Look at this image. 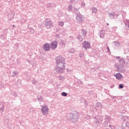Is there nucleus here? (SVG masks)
I'll use <instances>...</instances> for the list:
<instances>
[{"instance_id": "obj_1", "label": "nucleus", "mask_w": 129, "mask_h": 129, "mask_svg": "<svg viewBox=\"0 0 129 129\" xmlns=\"http://www.w3.org/2000/svg\"><path fill=\"white\" fill-rule=\"evenodd\" d=\"M79 118L78 112L76 111H74L71 116H68V120L72 121V122H76L77 120Z\"/></svg>"}, {"instance_id": "obj_2", "label": "nucleus", "mask_w": 129, "mask_h": 129, "mask_svg": "<svg viewBox=\"0 0 129 129\" xmlns=\"http://www.w3.org/2000/svg\"><path fill=\"white\" fill-rule=\"evenodd\" d=\"M53 71L55 74L63 73L64 71H65V65L62 66L57 64V66L55 67Z\"/></svg>"}, {"instance_id": "obj_3", "label": "nucleus", "mask_w": 129, "mask_h": 129, "mask_svg": "<svg viewBox=\"0 0 129 129\" xmlns=\"http://www.w3.org/2000/svg\"><path fill=\"white\" fill-rule=\"evenodd\" d=\"M65 58H63V57L61 56H57L55 58V62L56 64L57 65H64L65 63H64V62L65 61Z\"/></svg>"}, {"instance_id": "obj_4", "label": "nucleus", "mask_w": 129, "mask_h": 129, "mask_svg": "<svg viewBox=\"0 0 129 129\" xmlns=\"http://www.w3.org/2000/svg\"><path fill=\"white\" fill-rule=\"evenodd\" d=\"M76 21L78 22L79 24H81V23H83L85 20V18L83 15H82L81 14H80V12H79L78 14H76Z\"/></svg>"}, {"instance_id": "obj_5", "label": "nucleus", "mask_w": 129, "mask_h": 129, "mask_svg": "<svg viewBox=\"0 0 129 129\" xmlns=\"http://www.w3.org/2000/svg\"><path fill=\"white\" fill-rule=\"evenodd\" d=\"M52 21L49 19H45V27L47 29H51V28H53V24Z\"/></svg>"}, {"instance_id": "obj_6", "label": "nucleus", "mask_w": 129, "mask_h": 129, "mask_svg": "<svg viewBox=\"0 0 129 129\" xmlns=\"http://www.w3.org/2000/svg\"><path fill=\"white\" fill-rule=\"evenodd\" d=\"M41 111L43 115H48V113L49 112V108H48V106H42L41 107Z\"/></svg>"}, {"instance_id": "obj_7", "label": "nucleus", "mask_w": 129, "mask_h": 129, "mask_svg": "<svg viewBox=\"0 0 129 129\" xmlns=\"http://www.w3.org/2000/svg\"><path fill=\"white\" fill-rule=\"evenodd\" d=\"M90 43L87 41H84L83 43V48H85L86 50L87 49H90L91 48Z\"/></svg>"}, {"instance_id": "obj_8", "label": "nucleus", "mask_w": 129, "mask_h": 129, "mask_svg": "<svg viewBox=\"0 0 129 129\" xmlns=\"http://www.w3.org/2000/svg\"><path fill=\"white\" fill-rule=\"evenodd\" d=\"M110 119H111V117L110 116L106 115L105 116V121L103 124V126L107 125V124L109 122V120H110Z\"/></svg>"}, {"instance_id": "obj_9", "label": "nucleus", "mask_w": 129, "mask_h": 129, "mask_svg": "<svg viewBox=\"0 0 129 129\" xmlns=\"http://www.w3.org/2000/svg\"><path fill=\"white\" fill-rule=\"evenodd\" d=\"M58 46L57 41L54 40L51 43V48L52 50H55Z\"/></svg>"}, {"instance_id": "obj_10", "label": "nucleus", "mask_w": 129, "mask_h": 129, "mask_svg": "<svg viewBox=\"0 0 129 129\" xmlns=\"http://www.w3.org/2000/svg\"><path fill=\"white\" fill-rule=\"evenodd\" d=\"M43 50H44V51H49L50 49H51V47H50V44H49V43H45L43 47H42Z\"/></svg>"}, {"instance_id": "obj_11", "label": "nucleus", "mask_w": 129, "mask_h": 129, "mask_svg": "<svg viewBox=\"0 0 129 129\" xmlns=\"http://www.w3.org/2000/svg\"><path fill=\"white\" fill-rule=\"evenodd\" d=\"M119 62L120 63V65H126L127 64L128 62L126 61V59H124L123 58H121L120 60H119Z\"/></svg>"}, {"instance_id": "obj_12", "label": "nucleus", "mask_w": 129, "mask_h": 129, "mask_svg": "<svg viewBox=\"0 0 129 129\" xmlns=\"http://www.w3.org/2000/svg\"><path fill=\"white\" fill-rule=\"evenodd\" d=\"M81 32H82V36H83L84 38H85V37L87 36V29L82 28Z\"/></svg>"}, {"instance_id": "obj_13", "label": "nucleus", "mask_w": 129, "mask_h": 129, "mask_svg": "<svg viewBox=\"0 0 129 129\" xmlns=\"http://www.w3.org/2000/svg\"><path fill=\"white\" fill-rule=\"evenodd\" d=\"M117 69L118 71H119L120 72H123L124 71V69H123V65L122 64H119Z\"/></svg>"}, {"instance_id": "obj_14", "label": "nucleus", "mask_w": 129, "mask_h": 129, "mask_svg": "<svg viewBox=\"0 0 129 129\" xmlns=\"http://www.w3.org/2000/svg\"><path fill=\"white\" fill-rule=\"evenodd\" d=\"M123 23L125 25V27H126L127 30H128L129 31V20L128 19H126L124 21H123Z\"/></svg>"}, {"instance_id": "obj_15", "label": "nucleus", "mask_w": 129, "mask_h": 129, "mask_svg": "<svg viewBox=\"0 0 129 129\" xmlns=\"http://www.w3.org/2000/svg\"><path fill=\"white\" fill-rule=\"evenodd\" d=\"M115 77H116V79H117L119 80V79H121V78L122 77V75L119 73L116 74L115 75H114Z\"/></svg>"}, {"instance_id": "obj_16", "label": "nucleus", "mask_w": 129, "mask_h": 129, "mask_svg": "<svg viewBox=\"0 0 129 129\" xmlns=\"http://www.w3.org/2000/svg\"><path fill=\"white\" fill-rule=\"evenodd\" d=\"M104 35H105V32L104 30H100V37L101 39H103L104 38Z\"/></svg>"}, {"instance_id": "obj_17", "label": "nucleus", "mask_w": 129, "mask_h": 129, "mask_svg": "<svg viewBox=\"0 0 129 129\" xmlns=\"http://www.w3.org/2000/svg\"><path fill=\"white\" fill-rule=\"evenodd\" d=\"M37 99L38 101H39V103H41L42 101H43V100H44L42 96H37Z\"/></svg>"}, {"instance_id": "obj_18", "label": "nucleus", "mask_w": 129, "mask_h": 129, "mask_svg": "<svg viewBox=\"0 0 129 129\" xmlns=\"http://www.w3.org/2000/svg\"><path fill=\"white\" fill-rule=\"evenodd\" d=\"M77 39H78L80 42H82V41H83V37L81 35L78 36Z\"/></svg>"}, {"instance_id": "obj_19", "label": "nucleus", "mask_w": 129, "mask_h": 129, "mask_svg": "<svg viewBox=\"0 0 129 129\" xmlns=\"http://www.w3.org/2000/svg\"><path fill=\"white\" fill-rule=\"evenodd\" d=\"M91 10L92 13H96L97 12V8H95V7H92L91 8Z\"/></svg>"}, {"instance_id": "obj_20", "label": "nucleus", "mask_w": 129, "mask_h": 129, "mask_svg": "<svg viewBox=\"0 0 129 129\" xmlns=\"http://www.w3.org/2000/svg\"><path fill=\"white\" fill-rule=\"evenodd\" d=\"M113 43L116 47H118V46L120 45V43L118 41H113Z\"/></svg>"}, {"instance_id": "obj_21", "label": "nucleus", "mask_w": 129, "mask_h": 129, "mask_svg": "<svg viewBox=\"0 0 129 129\" xmlns=\"http://www.w3.org/2000/svg\"><path fill=\"white\" fill-rule=\"evenodd\" d=\"M108 14L109 18H110L111 19H113V17H114L115 16L114 12H113V13H108Z\"/></svg>"}, {"instance_id": "obj_22", "label": "nucleus", "mask_w": 129, "mask_h": 129, "mask_svg": "<svg viewBox=\"0 0 129 129\" xmlns=\"http://www.w3.org/2000/svg\"><path fill=\"white\" fill-rule=\"evenodd\" d=\"M75 49L73 48H71L69 49V53H71L72 54H73L74 53H75Z\"/></svg>"}, {"instance_id": "obj_23", "label": "nucleus", "mask_w": 129, "mask_h": 129, "mask_svg": "<svg viewBox=\"0 0 129 129\" xmlns=\"http://www.w3.org/2000/svg\"><path fill=\"white\" fill-rule=\"evenodd\" d=\"M95 106L96 107H102V105H101V103L100 102H97L95 104Z\"/></svg>"}, {"instance_id": "obj_24", "label": "nucleus", "mask_w": 129, "mask_h": 129, "mask_svg": "<svg viewBox=\"0 0 129 129\" xmlns=\"http://www.w3.org/2000/svg\"><path fill=\"white\" fill-rule=\"evenodd\" d=\"M72 9H73V7H72V5H70L68 7V12H71V11H72Z\"/></svg>"}, {"instance_id": "obj_25", "label": "nucleus", "mask_w": 129, "mask_h": 129, "mask_svg": "<svg viewBox=\"0 0 129 129\" xmlns=\"http://www.w3.org/2000/svg\"><path fill=\"white\" fill-rule=\"evenodd\" d=\"M103 121V118H102V117L100 118V119L99 120L96 121V123H101Z\"/></svg>"}, {"instance_id": "obj_26", "label": "nucleus", "mask_w": 129, "mask_h": 129, "mask_svg": "<svg viewBox=\"0 0 129 129\" xmlns=\"http://www.w3.org/2000/svg\"><path fill=\"white\" fill-rule=\"evenodd\" d=\"M8 19L10 21H12L14 19V16H12V14H9Z\"/></svg>"}, {"instance_id": "obj_27", "label": "nucleus", "mask_w": 129, "mask_h": 129, "mask_svg": "<svg viewBox=\"0 0 129 129\" xmlns=\"http://www.w3.org/2000/svg\"><path fill=\"white\" fill-rule=\"evenodd\" d=\"M84 56V52H83V51H82L80 53V55H79V57L80 58H83Z\"/></svg>"}, {"instance_id": "obj_28", "label": "nucleus", "mask_w": 129, "mask_h": 129, "mask_svg": "<svg viewBox=\"0 0 129 129\" xmlns=\"http://www.w3.org/2000/svg\"><path fill=\"white\" fill-rule=\"evenodd\" d=\"M102 117V116L100 115H97V116H95V118L97 119V120H99L100 119V118H101Z\"/></svg>"}, {"instance_id": "obj_29", "label": "nucleus", "mask_w": 129, "mask_h": 129, "mask_svg": "<svg viewBox=\"0 0 129 129\" xmlns=\"http://www.w3.org/2000/svg\"><path fill=\"white\" fill-rule=\"evenodd\" d=\"M58 25L60 26V27H63L64 26V22L62 21L58 22Z\"/></svg>"}, {"instance_id": "obj_30", "label": "nucleus", "mask_w": 129, "mask_h": 129, "mask_svg": "<svg viewBox=\"0 0 129 129\" xmlns=\"http://www.w3.org/2000/svg\"><path fill=\"white\" fill-rule=\"evenodd\" d=\"M123 87H124V86H123V84H120L119 85L118 88H120V89H122V88H123Z\"/></svg>"}, {"instance_id": "obj_31", "label": "nucleus", "mask_w": 129, "mask_h": 129, "mask_svg": "<svg viewBox=\"0 0 129 129\" xmlns=\"http://www.w3.org/2000/svg\"><path fill=\"white\" fill-rule=\"evenodd\" d=\"M68 95V94H67V93L65 92H63L61 93V95L62 96H67V95Z\"/></svg>"}, {"instance_id": "obj_32", "label": "nucleus", "mask_w": 129, "mask_h": 129, "mask_svg": "<svg viewBox=\"0 0 129 129\" xmlns=\"http://www.w3.org/2000/svg\"><path fill=\"white\" fill-rule=\"evenodd\" d=\"M78 83H79V84H80V85H83V82L82 81H81V80H80L78 81Z\"/></svg>"}, {"instance_id": "obj_33", "label": "nucleus", "mask_w": 129, "mask_h": 129, "mask_svg": "<svg viewBox=\"0 0 129 129\" xmlns=\"http://www.w3.org/2000/svg\"><path fill=\"white\" fill-rule=\"evenodd\" d=\"M125 126L129 128V121H127L125 122Z\"/></svg>"}, {"instance_id": "obj_34", "label": "nucleus", "mask_w": 129, "mask_h": 129, "mask_svg": "<svg viewBox=\"0 0 129 129\" xmlns=\"http://www.w3.org/2000/svg\"><path fill=\"white\" fill-rule=\"evenodd\" d=\"M59 79L60 80L63 81V80H64V77H62V76H60L59 77Z\"/></svg>"}, {"instance_id": "obj_35", "label": "nucleus", "mask_w": 129, "mask_h": 129, "mask_svg": "<svg viewBox=\"0 0 129 129\" xmlns=\"http://www.w3.org/2000/svg\"><path fill=\"white\" fill-rule=\"evenodd\" d=\"M2 111L5 110V105H3V106L1 108Z\"/></svg>"}, {"instance_id": "obj_36", "label": "nucleus", "mask_w": 129, "mask_h": 129, "mask_svg": "<svg viewBox=\"0 0 129 129\" xmlns=\"http://www.w3.org/2000/svg\"><path fill=\"white\" fill-rule=\"evenodd\" d=\"M55 37H57V38H58V39H59L60 38V35L58 34H57V33L55 34Z\"/></svg>"}, {"instance_id": "obj_37", "label": "nucleus", "mask_w": 129, "mask_h": 129, "mask_svg": "<svg viewBox=\"0 0 129 129\" xmlns=\"http://www.w3.org/2000/svg\"><path fill=\"white\" fill-rule=\"evenodd\" d=\"M107 50L108 51V53H110V50L109 49V47L107 46Z\"/></svg>"}, {"instance_id": "obj_38", "label": "nucleus", "mask_w": 129, "mask_h": 129, "mask_svg": "<svg viewBox=\"0 0 129 129\" xmlns=\"http://www.w3.org/2000/svg\"><path fill=\"white\" fill-rule=\"evenodd\" d=\"M117 17H118V15H115L113 16L114 19H117Z\"/></svg>"}, {"instance_id": "obj_39", "label": "nucleus", "mask_w": 129, "mask_h": 129, "mask_svg": "<svg viewBox=\"0 0 129 129\" xmlns=\"http://www.w3.org/2000/svg\"><path fill=\"white\" fill-rule=\"evenodd\" d=\"M50 7H52V5L48 4V5L47 6V8H48V9H49V8H50Z\"/></svg>"}, {"instance_id": "obj_40", "label": "nucleus", "mask_w": 129, "mask_h": 129, "mask_svg": "<svg viewBox=\"0 0 129 129\" xmlns=\"http://www.w3.org/2000/svg\"><path fill=\"white\" fill-rule=\"evenodd\" d=\"M60 44H61V45L62 46L64 45V41H63V40H61L60 41Z\"/></svg>"}, {"instance_id": "obj_41", "label": "nucleus", "mask_w": 129, "mask_h": 129, "mask_svg": "<svg viewBox=\"0 0 129 129\" xmlns=\"http://www.w3.org/2000/svg\"><path fill=\"white\" fill-rule=\"evenodd\" d=\"M13 74H14V75L16 76L17 74H18V72L15 71V72H13Z\"/></svg>"}, {"instance_id": "obj_42", "label": "nucleus", "mask_w": 129, "mask_h": 129, "mask_svg": "<svg viewBox=\"0 0 129 129\" xmlns=\"http://www.w3.org/2000/svg\"><path fill=\"white\" fill-rule=\"evenodd\" d=\"M33 83L34 84H36V83H37V81H36L35 79H33Z\"/></svg>"}, {"instance_id": "obj_43", "label": "nucleus", "mask_w": 129, "mask_h": 129, "mask_svg": "<svg viewBox=\"0 0 129 129\" xmlns=\"http://www.w3.org/2000/svg\"><path fill=\"white\" fill-rule=\"evenodd\" d=\"M109 127H110V128L113 129V125H109Z\"/></svg>"}, {"instance_id": "obj_44", "label": "nucleus", "mask_w": 129, "mask_h": 129, "mask_svg": "<svg viewBox=\"0 0 129 129\" xmlns=\"http://www.w3.org/2000/svg\"><path fill=\"white\" fill-rule=\"evenodd\" d=\"M116 59H117V60H119V59H120V57H119V56H117V57H116Z\"/></svg>"}, {"instance_id": "obj_45", "label": "nucleus", "mask_w": 129, "mask_h": 129, "mask_svg": "<svg viewBox=\"0 0 129 129\" xmlns=\"http://www.w3.org/2000/svg\"><path fill=\"white\" fill-rule=\"evenodd\" d=\"M122 113H125V110H124V109L122 110Z\"/></svg>"}, {"instance_id": "obj_46", "label": "nucleus", "mask_w": 129, "mask_h": 129, "mask_svg": "<svg viewBox=\"0 0 129 129\" xmlns=\"http://www.w3.org/2000/svg\"><path fill=\"white\" fill-rule=\"evenodd\" d=\"M82 7H85V3L82 4Z\"/></svg>"}, {"instance_id": "obj_47", "label": "nucleus", "mask_w": 129, "mask_h": 129, "mask_svg": "<svg viewBox=\"0 0 129 129\" xmlns=\"http://www.w3.org/2000/svg\"><path fill=\"white\" fill-rule=\"evenodd\" d=\"M126 59L128 60V61L129 62V56H126Z\"/></svg>"}, {"instance_id": "obj_48", "label": "nucleus", "mask_w": 129, "mask_h": 129, "mask_svg": "<svg viewBox=\"0 0 129 129\" xmlns=\"http://www.w3.org/2000/svg\"><path fill=\"white\" fill-rule=\"evenodd\" d=\"M75 10L76 11H78V9H77V8H76Z\"/></svg>"}, {"instance_id": "obj_49", "label": "nucleus", "mask_w": 129, "mask_h": 129, "mask_svg": "<svg viewBox=\"0 0 129 129\" xmlns=\"http://www.w3.org/2000/svg\"><path fill=\"white\" fill-rule=\"evenodd\" d=\"M124 117H125L126 118H127L128 117L127 116H125Z\"/></svg>"}, {"instance_id": "obj_50", "label": "nucleus", "mask_w": 129, "mask_h": 129, "mask_svg": "<svg viewBox=\"0 0 129 129\" xmlns=\"http://www.w3.org/2000/svg\"><path fill=\"white\" fill-rule=\"evenodd\" d=\"M93 93L92 92V91H90V92H89V93Z\"/></svg>"}, {"instance_id": "obj_51", "label": "nucleus", "mask_w": 129, "mask_h": 129, "mask_svg": "<svg viewBox=\"0 0 129 129\" xmlns=\"http://www.w3.org/2000/svg\"><path fill=\"white\" fill-rule=\"evenodd\" d=\"M66 16H67V17H68V14H66Z\"/></svg>"}, {"instance_id": "obj_52", "label": "nucleus", "mask_w": 129, "mask_h": 129, "mask_svg": "<svg viewBox=\"0 0 129 129\" xmlns=\"http://www.w3.org/2000/svg\"><path fill=\"white\" fill-rule=\"evenodd\" d=\"M109 24L107 23V26H109Z\"/></svg>"}, {"instance_id": "obj_53", "label": "nucleus", "mask_w": 129, "mask_h": 129, "mask_svg": "<svg viewBox=\"0 0 129 129\" xmlns=\"http://www.w3.org/2000/svg\"><path fill=\"white\" fill-rule=\"evenodd\" d=\"M113 99H114V96H113Z\"/></svg>"}, {"instance_id": "obj_54", "label": "nucleus", "mask_w": 129, "mask_h": 129, "mask_svg": "<svg viewBox=\"0 0 129 129\" xmlns=\"http://www.w3.org/2000/svg\"><path fill=\"white\" fill-rule=\"evenodd\" d=\"M70 3H72V1H70Z\"/></svg>"}, {"instance_id": "obj_55", "label": "nucleus", "mask_w": 129, "mask_h": 129, "mask_svg": "<svg viewBox=\"0 0 129 129\" xmlns=\"http://www.w3.org/2000/svg\"><path fill=\"white\" fill-rule=\"evenodd\" d=\"M13 27H15V25H13Z\"/></svg>"}, {"instance_id": "obj_56", "label": "nucleus", "mask_w": 129, "mask_h": 129, "mask_svg": "<svg viewBox=\"0 0 129 129\" xmlns=\"http://www.w3.org/2000/svg\"><path fill=\"white\" fill-rule=\"evenodd\" d=\"M74 9H75H75H76L75 7H74Z\"/></svg>"}, {"instance_id": "obj_57", "label": "nucleus", "mask_w": 129, "mask_h": 129, "mask_svg": "<svg viewBox=\"0 0 129 129\" xmlns=\"http://www.w3.org/2000/svg\"><path fill=\"white\" fill-rule=\"evenodd\" d=\"M121 24H122V22H121Z\"/></svg>"}, {"instance_id": "obj_58", "label": "nucleus", "mask_w": 129, "mask_h": 129, "mask_svg": "<svg viewBox=\"0 0 129 129\" xmlns=\"http://www.w3.org/2000/svg\"><path fill=\"white\" fill-rule=\"evenodd\" d=\"M122 129H124V128H122Z\"/></svg>"}]
</instances>
